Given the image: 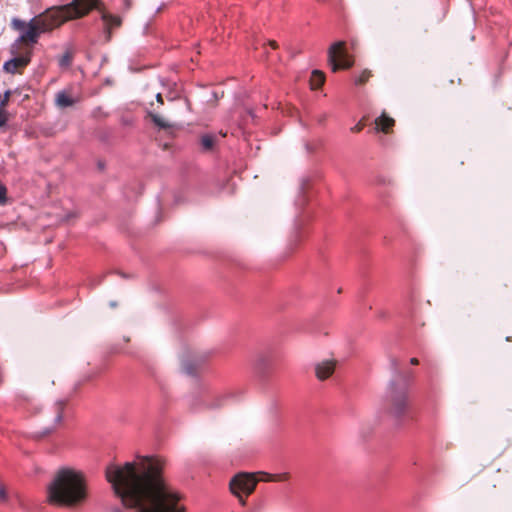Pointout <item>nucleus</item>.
I'll return each instance as SVG.
<instances>
[{"label": "nucleus", "mask_w": 512, "mask_h": 512, "mask_svg": "<svg viewBox=\"0 0 512 512\" xmlns=\"http://www.w3.org/2000/svg\"><path fill=\"white\" fill-rule=\"evenodd\" d=\"M162 469L160 458L145 456L108 465L106 478L122 504L134 512H185L180 494L165 481Z\"/></svg>", "instance_id": "obj_1"}, {"label": "nucleus", "mask_w": 512, "mask_h": 512, "mask_svg": "<svg viewBox=\"0 0 512 512\" xmlns=\"http://www.w3.org/2000/svg\"><path fill=\"white\" fill-rule=\"evenodd\" d=\"M96 4L97 0H72L68 4L47 9L28 23L19 18H13L11 26L21 34L12 45V53H16L15 49H18L20 44H36L41 34L50 32L67 21L88 15Z\"/></svg>", "instance_id": "obj_2"}, {"label": "nucleus", "mask_w": 512, "mask_h": 512, "mask_svg": "<svg viewBox=\"0 0 512 512\" xmlns=\"http://www.w3.org/2000/svg\"><path fill=\"white\" fill-rule=\"evenodd\" d=\"M86 498L85 476L72 468L58 470L47 487V499L51 504L75 507L84 503Z\"/></svg>", "instance_id": "obj_3"}, {"label": "nucleus", "mask_w": 512, "mask_h": 512, "mask_svg": "<svg viewBox=\"0 0 512 512\" xmlns=\"http://www.w3.org/2000/svg\"><path fill=\"white\" fill-rule=\"evenodd\" d=\"M390 365L394 376L388 384L385 403L390 415L396 419H402L410 408L409 392L414 382V373L411 370L401 372L399 361L396 358L390 359Z\"/></svg>", "instance_id": "obj_4"}, {"label": "nucleus", "mask_w": 512, "mask_h": 512, "mask_svg": "<svg viewBox=\"0 0 512 512\" xmlns=\"http://www.w3.org/2000/svg\"><path fill=\"white\" fill-rule=\"evenodd\" d=\"M344 45V42H335L328 50V62L333 72L349 69L353 65V60L348 56Z\"/></svg>", "instance_id": "obj_5"}, {"label": "nucleus", "mask_w": 512, "mask_h": 512, "mask_svg": "<svg viewBox=\"0 0 512 512\" xmlns=\"http://www.w3.org/2000/svg\"><path fill=\"white\" fill-rule=\"evenodd\" d=\"M257 482L253 474L241 473L231 479L230 490L244 504L242 495H250L255 490Z\"/></svg>", "instance_id": "obj_6"}, {"label": "nucleus", "mask_w": 512, "mask_h": 512, "mask_svg": "<svg viewBox=\"0 0 512 512\" xmlns=\"http://www.w3.org/2000/svg\"><path fill=\"white\" fill-rule=\"evenodd\" d=\"M94 9L100 11V13H101V19L104 22L105 41L109 42L112 37L111 29L120 27L122 24V19L119 16L112 15V14L104 11L101 8L100 0H97L96 6L94 8H92L90 11H92Z\"/></svg>", "instance_id": "obj_7"}, {"label": "nucleus", "mask_w": 512, "mask_h": 512, "mask_svg": "<svg viewBox=\"0 0 512 512\" xmlns=\"http://www.w3.org/2000/svg\"><path fill=\"white\" fill-rule=\"evenodd\" d=\"M32 56V50L27 49L25 52L21 53L18 56H14L12 59L6 61L3 65L4 71L10 74H15L19 68L26 67L30 61Z\"/></svg>", "instance_id": "obj_8"}, {"label": "nucleus", "mask_w": 512, "mask_h": 512, "mask_svg": "<svg viewBox=\"0 0 512 512\" xmlns=\"http://www.w3.org/2000/svg\"><path fill=\"white\" fill-rule=\"evenodd\" d=\"M334 369H335V361L324 360V361L316 364L315 373L319 380H325L333 374Z\"/></svg>", "instance_id": "obj_9"}, {"label": "nucleus", "mask_w": 512, "mask_h": 512, "mask_svg": "<svg viewBox=\"0 0 512 512\" xmlns=\"http://www.w3.org/2000/svg\"><path fill=\"white\" fill-rule=\"evenodd\" d=\"M73 99L66 91H59L55 97V103L59 108L71 107L75 104Z\"/></svg>", "instance_id": "obj_10"}, {"label": "nucleus", "mask_w": 512, "mask_h": 512, "mask_svg": "<svg viewBox=\"0 0 512 512\" xmlns=\"http://www.w3.org/2000/svg\"><path fill=\"white\" fill-rule=\"evenodd\" d=\"M394 123V119L387 116L385 113H383L375 120L376 128L384 133H387L389 129L394 126Z\"/></svg>", "instance_id": "obj_11"}, {"label": "nucleus", "mask_w": 512, "mask_h": 512, "mask_svg": "<svg viewBox=\"0 0 512 512\" xmlns=\"http://www.w3.org/2000/svg\"><path fill=\"white\" fill-rule=\"evenodd\" d=\"M65 405L66 402L64 400H58L54 403L53 411L55 416L53 429H55L62 422Z\"/></svg>", "instance_id": "obj_12"}, {"label": "nucleus", "mask_w": 512, "mask_h": 512, "mask_svg": "<svg viewBox=\"0 0 512 512\" xmlns=\"http://www.w3.org/2000/svg\"><path fill=\"white\" fill-rule=\"evenodd\" d=\"M216 136L214 134H204L200 138V144L203 151H211L214 147Z\"/></svg>", "instance_id": "obj_13"}, {"label": "nucleus", "mask_w": 512, "mask_h": 512, "mask_svg": "<svg viewBox=\"0 0 512 512\" xmlns=\"http://www.w3.org/2000/svg\"><path fill=\"white\" fill-rule=\"evenodd\" d=\"M324 73L320 70H314L310 78V85L312 89H318L324 83Z\"/></svg>", "instance_id": "obj_14"}, {"label": "nucleus", "mask_w": 512, "mask_h": 512, "mask_svg": "<svg viewBox=\"0 0 512 512\" xmlns=\"http://www.w3.org/2000/svg\"><path fill=\"white\" fill-rule=\"evenodd\" d=\"M199 366H200L199 361H195V362H193L192 360H183L182 361V368H183L184 372L191 376L196 374Z\"/></svg>", "instance_id": "obj_15"}, {"label": "nucleus", "mask_w": 512, "mask_h": 512, "mask_svg": "<svg viewBox=\"0 0 512 512\" xmlns=\"http://www.w3.org/2000/svg\"><path fill=\"white\" fill-rule=\"evenodd\" d=\"M269 366V359L261 355L256 359L255 368L260 374H265L267 367Z\"/></svg>", "instance_id": "obj_16"}, {"label": "nucleus", "mask_w": 512, "mask_h": 512, "mask_svg": "<svg viewBox=\"0 0 512 512\" xmlns=\"http://www.w3.org/2000/svg\"><path fill=\"white\" fill-rule=\"evenodd\" d=\"M371 76H372L371 71L365 69L358 76H355L354 84L355 85H363L370 79Z\"/></svg>", "instance_id": "obj_17"}, {"label": "nucleus", "mask_w": 512, "mask_h": 512, "mask_svg": "<svg viewBox=\"0 0 512 512\" xmlns=\"http://www.w3.org/2000/svg\"><path fill=\"white\" fill-rule=\"evenodd\" d=\"M72 58L73 56L71 52H65L58 60L60 68H68L72 63Z\"/></svg>", "instance_id": "obj_18"}, {"label": "nucleus", "mask_w": 512, "mask_h": 512, "mask_svg": "<svg viewBox=\"0 0 512 512\" xmlns=\"http://www.w3.org/2000/svg\"><path fill=\"white\" fill-rule=\"evenodd\" d=\"M149 116L151 117L153 123L159 128L166 129L170 127L169 123L165 121L163 118H161L159 115L150 112Z\"/></svg>", "instance_id": "obj_19"}, {"label": "nucleus", "mask_w": 512, "mask_h": 512, "mask_svg": "<svg viewBox=\"0 0 512 512\" xmlns=\"http://www.w3.org/2000/svg\"><path fill=\"white\" fill-rule=\"evenodd\" d=\"M226 399L225 396L223 395H218V396H215L213 400H206V405L209 407V408H219L222 406L224 400Z\"/></svg>", "instance_id": "obj_20"}, {"label": "nucleus", "mask_w": 512, "mask_h": 512, "mask_svg": "<svg viewBox=\"0 0 512 512\" xmlns=\"http://www.w3.org/2000/svg\"><path fill=\"white\" fill-rule=\"evenodd\" d=\"M258 475H260V478L257 479L258 481H264V482H274V475L267 472H259Z\"/></svg>", "instance_id": "obj_21"}, {"label": "nucleus", "mask_w": 512, "mask_h": 512, "mask_svg": "<svg viewBox=\"0 0 512 512\" xmlns=\"http://www.w3.org/2000/svg\"><path fill=\"white\" fill-rule=\"evenodd\" d=\"M274 475V482H283V481H287L289 479V474L288 473H277V474H273Z\"/></svg>", "instance_id": "obj_22"}, {"label": "nucleus", "mask_w": 512, "mask_h": 512, "mask_svg": "<svg viewBox=\"0 0 512 512\" xmlns=\"http://www.w3.org/2000/svg\"><path fill=\"white\" fill-rule=\"evenodd\" d=\"M0 501L6 503L8 501V493L4 485L0 484Z\"/></svg>", "instance_id": "obj_23"}, {"label": "nucleus", "mask_w": 512, "mask_h": 512, "mask_svg": "<svg viewBox=\"0 0 512 512\" xmlns=\"http://www.w3.org/2000/svg\"><path fill=\"white\" fill-rule=\"evenodd\" d=\"M6 193H7L6 187L0 182V204H3L6 202Z\"/></svg>", "instance_id": "obj_24"}, {"label": "nucleus", "mask_w": 512, "mask_h": 512, "mask_svg": "<svg viewBox=\"0 0 512 512\" xmlns=\"http://www.w3.org/2000/svg\"><path fill=\"white\" fill-rule=\"evenodd\" d=\"M9 97H10V91H6L3 96H0V107H4L7 105L8 101H9Z\"/></svg>", "instance_id": "obj_25"}, {"label": "nucleus", "mask_w": 512, "mask_h": 512, "mask_svg": "<svg viewBox=\"0 0 512 512\" xmlns=\"http://www.w3.org/2000/svg\"><path fill=\"white\" fill-rule=\"evenodd\" d=\"M7 122V117L4 110L0 107V127L4 126Z\"/></svg>", "instance_id": "obj_26"}, {"label": "nucleus", "mask_w": 512, "mask_h": 512, "mask_svg": "<svg viewBox=\"0 0 512 512\" xmlns=\"http://www.w3.org/2000/svg\"><path fill=\"white\" fill-rule=\"evenodd\" d=\"M363 128H364V124L360 121L356 125L351 127V131L353 133H358V132L362 131Z\"/></svg>", "instance_id": "obj_27"}, {"label": "nucleus", "mask_w": 512, "mask_h": 512, "mask_svg": "<svg viewBox=\"0 0 512 512\" xmlns=\"http://www.w3.org/2000/svg\"><path fill=\"white\" fill-rule=\"evenodd\" d=\"M156 100H157L159 103L163 104V98H162V95H161L160 93H158V94L156 95Z\"/></svg>", "instance_id": "obj_28"}, {"label": "nucleus", "mask_w": 512, "mask_h": 512, "mask_svg": "<svg viewBox=\"0 0 512 512\" xmlns=\"http://www.w3.org/2000/svg\"><path fill=\"white\" fill-rule=\"evenodd\" d=\"M269 45L273 48V49H276L278 47V44L276 41H270L269 42Z\"/></svg>", "instance_id": "obj_29"}, {"label": "nucleus", "mask_w": 512, "mask_h": 512, "mask_svg": "<svg viewBox=\"0 0 512 512\" xmlns=\"http://www.w3.org/2000/svg\"><path fill=\"white\" fill-rule=\"evenodd\" d=\"M410 363H411L412 365H417V364L419 363V361H418V359H417V358H414V357H413V358H411V359H410Z\"/></svg>", "instance_id": "obj_30"}, {"label": "nucleus", "mask_w": 512, "mask_h": 512, "mask_svg": "<svg viewBox=\"0 0 512 512\" xmlns=\"http://www.w3.org/2000/svg\"><path fill=\"white\" fill-rule=\"evenodd\" d=\"M123 2H124V5H125V8H126V9H129V8H130V6H131L130 1H129V0H123Z\"/></svg>", "instance_id": "obj_31"}, {"label": "nucleus", "mask_w": 512, "mask_h": 512, "mask_svg": "<svg viewBox=\"0 0 512 512\" xmlns=\"http://www.w3.org/2000/svg\"><path fill=\"white\" fill-rule=\"evenodd\" d=\"M110 306L111 307H116V303L115 302H110Z\"/></svg>", "instance_id": "obj_32"}]
</instances>
